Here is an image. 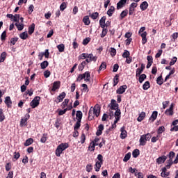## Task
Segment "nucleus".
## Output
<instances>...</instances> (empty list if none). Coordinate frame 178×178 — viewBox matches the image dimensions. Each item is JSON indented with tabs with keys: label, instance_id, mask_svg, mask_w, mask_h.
<instances>
[{
	"label": "nucleus",
	"instance_id": "1",
	"mask_svg": "<svg viewBox=\"0 0 178 178\" xmlns=\"http://www.w3.org/2000/svg\"><path fill=\"white\" fill-rule=\"evenodd\" d=\"M67 148H69V143H60L56 149V156H60V154L65 149H67Z\"/></svg>",
	"mask_w": 178,
	"mask_h": 178
},
{
	"label": "nucleus",
	"instance_id": "2",
	"mask_svg": "<svg viewBox=\"0 0 178 178\" xmlns=\"http://www.w3.org/2000/svg\"><path fill=\"white\" fill-rule=\"evenodd\" d=\"M97 159V161L95 165V169L96 172H99V169H101V166H102L104 163V156H102V154H98Z\"/></svg>",
	"mask_w": 178,
	"mask_h": 178
},
{
	"label": "nucleus",
	"instance_id": "3",
	"mask_svg": "<svg viewBox=\"0 0 178 178\" xmlns=\"http://www.w3.org/2000/svg\"><path fill=\"white\" fill-rule=\"evenodd\" d=\"M83 79H85V81H90L91 79V74L90 72L87 71L84 74H79L76 78V81H81Z\"/></svg>",
	"mask_w": 178,
	"mask_h": 178
},
{
	"label": "nucleus",
	"instance_id": "4",
	"mask_svg": "<svg viewBox=\"0 0 178 178\" xmlns=\"http://www.w3.org/2000/svg\"><path fill=\"white\" fill-rule=\"evenodd\" d=\"M40 101H41V97H40V96H36L31 102L30 106L33 109H34V108H37V106L40 105Z\"/></svg>",
	"mask_w": 178,
	"mask_h": 178
},
{
	"label": "nucleus",
	"instance_id": "5",
	"mask_svg": "<svg viewBox=\"0 0 178 178\" xmlns=\"http://www.w3.org/2000/svg\"><path fill=\"white\" fill-rule=\"evenodd\" d=\"M30 119V114H26L24 118L21 119L20 126L24 127L27 124V121Z\"/></svg>",
	"mask_w": 178,
	"mask_h": 178
},
{
	"label": "nucleus",
	"instance_id": "6",
	"mask_svg": "<svg viewBox=\"0 0 178 178\" xmlns=\"http://www.w3.org/2000/svg\"><path fill=\"white\" fill-rule=\"evenodd\" d=\"M138 6L137 3H131L129 6V15L131 16V15H134V12L136 10V8Z\"/></svg>",
	"mask_w": 178,
	"mask_h": 178
},
{
	"label": "nucleus",
	"instance_id": "7",
	"mask_svg": "<svg viewBox=\"0 0 178 178\" xmlns=\"http://www.w3.org/2000/svg\"><path fill=\"white\" fill-rule=\"evenodd\" d=\"M174 108H175V104L172 103L170 108L165 110V115H167V116H173V114L175 113L173 112Z\"/></svg>",
	"mask_w": 178,
	"mask_h": 178
},
{
	"label": "nucleus",
	"instance_id": "8",
	"mask_svg": "<svg viewBox=\"0 0 178 178\" xmlns=\"http://www.w3.org/2000/svg\"><path fill=\"white\" fill-rule=\"evenodd\" d=\"M92 110L93 111V113H95L96 118H98V116H99V113H101V106H99V104H96Z\"/></svg>",
	"mask_w": 178,
	"mask_h": 178
},
{
	"label": "nucleus",
	"instance_id": "9",
	"mask_svg": "<svg viewBox=\"0 0 178 178\" xmlns=\"http://www.w3.org/2000/svg\"><path fill=\"white\" fill-rule=\"evenodd\" d=\"M66 97V92H61L56 98V99L54 101V102H56L57 104H59L60 102H62L63 99H65Z\"/></svg>",
	"mask_w": 178,
	"mask_h": 178
},
{
	"label": "nucleus",
	"instance_id": "10",
	"mask_svg": "<svg viewBox=\"0 0 178 178\" xmlns=\"http://www.w3.org/2000/svg\"><path fill=\"white\" fill-rule=\"evenodd\" d=\"M168 159V156L163 155L158 159H156V162L158 165H161V163H165V161Z\"/></svg>",
	"mask_w": 178,
	"mask_h": 178
},
{
	"label": "nucleus",
	"instance_id": "11",
	"mask_svg": "<svg viewBox=\"0 0 178 178\" xmlns=\"http://www.w3.org/2000/svg\"><path fill=\"white\" fill-rule=\"evenodd\" d=\"M156 118H158V111H153L152 115L149 118V122L154 123V122L156 120Z\"/></svg>",
	"mask_w": 178,
	"mask_h": 178
},
{
	"label": "nucleus",
	"instance_id": "12",
	"mask_svg": "<svg viewBox=\"0 0 178 178\" xmlns=\"http://www.w3.org/2000/svg\"><path fill=\"white\" fill-rule=\"evenodd\" d=\"M126 90H127V86L123 85L120 86V88L117 89L116 92L117 94H124Z\"/></svg>",
	"mask_w": 178,
	"mask_h": 178
},
{
	"label": "nucleus",
	"instance_id": "13",
	"mask_svg": "<svg viewBox=\"0 0 178 178\" xmlns=\"http://www.w3.org/2000/svg\"><path fill=\"white\" fill-rule=\"evenodd\" d=\"M59 88H60V81H54L53 83V87H52L51 91L55 92V91H56V90H59Z\"/></svg>",
	"mask_w": 178,
	"mask_h": 178
},
{
	"label": "nucleus",
	"instance_id": "14",
	"mask_svg": "<svg viewBox=\"0 0 178 178\" xmlns=\"http://www.w3.org/2000/svg\"><path fill=\"white\" fill-rule=\"evenodd\" d=\"M111 111H116V109H119V104L116 103V100L111 99Z\"/></svg>",
	"mask_w": 178,
	"mask_h": 178
},
{
	"label": "nucleus",
	"instance_id": "15",
	"mask_svg": "<svg viewBox=\"0 0 178 178\" xmlns=\"http://www.w3.org/2000/svg\"><path fill=\"white\" fill-rule=\"evenodd\" d=\"M106 20V17L103 16L100 20H99V26L102 28L108 27V23L105 24V22Z\"/></svg>",
	"mask_w": 178,
	"mask_h": 178
},
{
	"label": "nucleus",
	"instance_id": "16",
	"mask_svg": "<svg viewBox=\"0 0 178 178\" xmlns=\"http://www.w3.org/2000/svg\"><path fill=\"white\" fill-rule=\"evenodd\" d=\"M4 104H6L7 108H12V99L9 96L6 97L4 100Z\"/></svg>",
	"mask_w": 178,
	"mask_h": 178
},
{
	"label": "nucleus",
	"instance_id": "17",
	"mask_svg": "<svg viewBox=\"0 0 178 178\" xmlns=\"http://www.w3.org/2000/svg\"><path fill=\"white\" fill-rule=\"evenodd\" d=\"M120 131H121L120 137H121L122 140H124V138H126V137H127V131H126V128L124 127H122L120 129Z\"/></svg>",
	"mask_w": 178,
	"mask_h": 178
},
{
	"label": "nucleus",
	"instance_id": "18",
	"mask_svg": "<svg viewBox=\"0 0 178 178\" xmlns=\"http://www.w3.org/2000/svg\"><path fill=\"white\" fill-rule=\"evenodd\" d=\"M127 2V0H120V1L117 3V9L119 10V9H122L126 5V3Z\"/></svg>",
	"mask_w": 178,
	"mask_h": 178
},
{
	"label": "nucleus",
	"instance_id": "19",
	"mask_svg": "<svg viewBox=\"0 0 178 178\" xmlns=\"http://www.w3.org/2000/svg\"><path fill=\"white\" fill-rule=\"evenodd\" d=\"M139 35L142 37L143 45H145V44H147V31H145L143 33H140Z\"/></svg>",
	"mask_w": 178,
	"mask_h": 178
},
{
	"label": "nucleus",
	"instance_id": "20",
	"mask_svg": "<svg viewBox=\"0 0 178 178\" xmlns=\"http://www.w3.org/2000/svg\"><path fill=\"white\" fill-rule=\"evenodd\" d=\"M83 23H84L85 26H90L91 21L90 20V17H88V15L83 17Z\"/></svg>",
	"mask_w": 178,
	"mask_h": 178
},
{
	"label": "nucleus",
	"instance_id": "21",
	"mask_svg": "<svg viewBox=\"0 0 178 178\" xmlns=\"http://www.w3.org/2000/svg\"><path fill=\"white\" fill-rule=\"evenodd\" d=\"M87 58L91 60L92 62H97V59H98V57L94 56L92 54H88L87 53Z\"/></svg>",
	"mask_w": 178,
	"mask_h": 178
},
{
	"label": "nucleus",
	"instance_id": "22",
	"mask_svg": "<svg viewBox=\"0 0 178 178\" xmlns=\"http://www.w3.org/2000/svg\"><path fill=\"white\" fill-rule=\"evenodd\" d=\"M127 15H129V10L125 9L120 15V20H123V19H124V17H126V16H127Z\"/></svg>",
	"mask_w": 178,
	"mask_h": 178
},
{
	"label": "nucleus",
	"instance_id": "23",
	"mask_svg": "<svg viewBox=\"0 0 178 178\" xmlns=\"http://www.w3.org/2000/svg\"><path fill=\"white\" fill-rule=\"evenodd\" d=\"M34 30H35V24L33 23L32 24H31V26L29 27V31L28 33L30 35H31V34H33V33H34Z\"/></svg>",
	"mask_w": 178,
	"mask_h": 178
},
{
	"label": "nucleus",
	"instance_id": "24",
	"mask_svg": "<svg viewBox=\"0 0 178 178\" xmlns=\"http://www.w3.org/2000/svg\"><path fill=\"white\" fill-rule=\"evenodd\" d=\"M15 25L17 27L18 31H22V30L24 29V24H22L20 22H16Z\"/></svg>",
	"mask_w": 178,
	"mask_h": 178
},
{
	"label": "nucleus",
	"instance_id": "25",
	"mask_svg": "<svg viewBox=\"0 0 178 178\" xmlns=\"http://www.w3.org/2000/svg\"><path fill=\"white\" fill-rule=\"evenodd\" d=\"M94 118H95V114L94 113L92 107H91L88 113V119L89 120H92Z\"/></svg>",
	"mask_w": 178,
	"mask_h": 178
},
{
	"label": "nucleus",
	"instance_id": "26",
	"mask_svg": "<svg viewBox=\"0 0 178 178\" xmlns=\"http://www.w3.org/2000/svg\"><path fill=\"white\" fill-rule=\"evenodd\" d=\"M140 8L141 10H147V9H148V3L147 1H143L140 4Z\"/></svg>",
	"mask_w": 178,
	"mask_h": 178
},
{
	"label": "nucleus",
	"instance_id": "27",
	"mask_svg": "<svg viewBox=\"0 0 178 178\" xmlns=\"http://www.w3.org/2000/svg\"><path fill=\"white\" fill-rule=\"evenodd\" d=\"M113 13H115V6H111L107 11V15L109 16V17H111Z\"/></svg>",
	"mask_w": 178,
	"mask_h": 178
},
{
	"label": "nucleus",
	"instance_id": "28",
	"mask_svg": "<svg viewBox=\"0 0 178 178\" xmlns=\"http://www.w3.org/2000/svg\"><path fill=\"white\" fill-rule=\"evenodd\" d=\"M34 143V140L32 138H29L26 140V142L24 143V145L25 147H29V145H31Z\"/></svg>",
	"mask_w": 178,
	"mask_h": 178
},
{
	"label": "nucleus",
	"instance_id": "29",
	"mask_svg": "<svg viewBox=\"0 0 178 178\" xmlns=\"http://www.w3.org/2000/svg\"><path fill=\"white\" fill-rule=\"evenodd\" d=\"M140 145L144 146L147 144V139L142 135L139 140Z\"/></svg>",
	"mask_w": 178,
	"mask_h": 178
},
{
	"label": "nucleus",
	"instance_id": "30",
	"mask_svg": "<svg viewBox=\"0 0 178 178\" xmlns=\"http://www.w3.org/2000/svg\"><path fill=\"white\" fill-rule=\"evenodd\" d=\"M145 118V112L142 111L137 118L138 122H143Z\"/></svg>",
	"mask_w": 178,
	"mask_h": 178
},
{
	"label": "nucleus",
	"instance_id": "31",
	"mask_svg": "<svg viewBox=\"0 0 178 178\" xmlns=\"http://www.w3.org/2000/svg\"><path fill=\"white\" fill-rule=\"evenodd\" d=\"M151 87V83L149 81H145V83L143 85V89L145 90V91H147L149 88Z\"/></svg>",
	"mask_w": 178,
	"mask_h": 178
},
{
	"label": "nucleus",
	"instance_id": "32",
	"mask_svg": "<svg viewBox=\"0 0 178 178\" xmlns=\"http://www.w3.org/2000/svg\"><path fill=\"white\" fill-rule=\"evenodd\" d=\"M102 33L100 35L101 38H104V37H105L106 35V34H108V27H104V28H102Z\"/></svg>",
	"mask_w": 178,
	"mask_h": 178
},
{
	"label": "nucleus",
	"instance_id": "33",
	"mask_svg": "<svg viewBox=\"0 0 178 178\" xmlns=\"http://www.w3.org/2000/svg\"><path fill=\"white\" fill-rule=\"evenodd\" d=\"M118 83H119V74H116L113 79V87H116V86H118Z\"/></svg>",
	"mask_w": 178,
	"mask_h": 178
},
{
	"label": "nucleus",
	"instance_id": "34",
	"mask_svg": "<svg viewBox=\"0 0 178 178\" xmlns=\"http://www.w3.org/2000/svg\"><path fill=\"white\" fill-rule=\"evenodd\" d=\"M76 117L77 120L81 121V119H83V113L80 111H77Z\"/></svg>",
	"mask_w": 178,
	"mask_h": 178
},
{
	"label": "nucleus",
	"instance_id": "35",
	"mask_svg": "<svg viewBox=\"0 0 178 178\" xmlns=\"http://www.w3.org/2000/svg\"><path fill=\"white\" fill-rule=\"evenodd\" d=\"M105 69H106V63L103 62L99 67L98 72L100 73L101 70H105Z\"/></svg>",
	"mask_w": 178,
	"mask_h": 178
},
{
	"label": "nucleus",
	"instance_id": "36",
	"mask_svg": "<svg viewBox=\"0 0 178 178\" xmlns=\"http://www.w3.org/2000/svg\"><path fill=\"white\" fill-rule=\"evenodd\" d=\"M49 65V63L48 61L44 60L40 63L41 69H47Z\"/></svg>",
	"mask_w": 178,
	"mask_h": 178
},
{
	"label": "nucleus",
	"instance_id": "37",
	"mask_svg": "<svg viewBox=\"0 0 178 178\" xmlns=\"http://www.w3.org/2000/svg\"><path fill=\"white\" fill-rule=\"evenodd\" d=\"M140 155V149H135L132 152V156L133 158H137Z\"/></svg>",
	"mask_w": 178,
	"mask_h": 178
},
{
	"label": "nucleus",
	"instance_id": "38",
	"mask_svg": "<svg viewBox=\"0 0 178 178\" xmlns=\"http://www.w3.org/2000/svg\"><path fill=\"white\" fill-rule=\"evenodd\" d=\"M145 79H147V75L145 74H140L138 79L139 83H140V84L143 83Z\"/></svg>",
	"mask_w": 178,
	"mask_h": 178
},
{
	"label": "nucleus",
	"instance_id": "39",
	"mask_svg": "<svg viewBox=\"0 0 178 178\" xmlns=\"http://www.w3.org/2000/svg\"><path fill=\"white\" fill-rule=\"evenodd\" d=\"M99 16V13H98V12H95L90 15V17H91V19H92L93 20H96V19H98Z\"/></svg>",
	"mask_w": 178,
	"mask_h": 178
},
{
	"label": "nucleus",
	"instance_id": "40",
	"mask_svg": "<svg viewBox=\"0 0 178 178\" xmlns=\"http://www.w3.org/2000/svg\"><path fill=\"white\" fill-rule=\"evenodd\" d=\"M120 115H122V112L120 111V109L117 108L115 112V119H120Z\"/></svg>",
	"mask_w": 178,
	"mask_h": 178
},
{
	"label": "nucleus",
	"instance_id": "41",
	"mask_svg": "<svg viewBox=\"0 0 178 178\" xmlns=\"http://www.w3.org/2000/svg\"><path fill=\"white\" fill-rule=\"evenodd\" d=\"M130 158H131V153L128 152L127 154H125L124 159H123V162H127Z\"/></svg>",
	"mask_w": 178,
	"mask_h": 178
},
{
	"label": "nucleus",
	"instance_id": "42",
	"mask_svg": "<svg viewBox=\"0 0 178 178\" xmlns=\"http://www.w3.org/2000/svg\"><path fill=\"white\" fill-rule=\"evenodd\" d=\"M5 59H6V52L3 51L0 56V63L5 62Z\"/></svg>",
	"mask_w": 178,
	"mask_h": 178
},
{
	"label": "nucleus",
	"instance_id": "43",
	"mask_svg": "<svg viewBox=\"0 0 178 178\" xmlns=\"http://www.w3.org/2000/svg\"><path fill=\"white\" fill-rule=\"evenodd\" d=\"M19 37L22 40H27L29 38V34L27 32H23L20 34Z\"/></svg>",
	"mask_w": 178,
	"mask_h": 178
},
{
	"label": "nucleus",
	"instance_id": "44",
	"mask_svg": "<svg viewBox=\"0 0 178 178\" xmlns=\"http://www.w3.org/2000/svg\"><path fill=\"white\" fill-rule=\"evenodd\" d=\"M156 83L159 86H162L163 84V78H162V75L157 78Z\"/></svg>",
	"mask_w": 178,
	"mask_h": 178
},
{
	"label": "nucleus",
	"instance_id": "45",
	"mask_svg": "<svg viewBox=\"0 0 178 178\" xmlns=\"http://www.w3.org/2000/svg\"><path fill=\"white\" fill-rule=\"evenodd\" d=\"M81 126V121L77 120L75 125L74 126V130H79Z\"/></svg>",
	"mask_w": 178,
	"mask_h": 178
},
{
	"label": "nucleus",
	"instance_id": "46",
	"mask_svg": "<svg viewBox=\"0 0 178 178\" xmlns=\"http://www.w3.org/2000/svg\"><path fill=\"white\" fill-rule=\"evenodd\" d=\"M79 60H84V59H87V53H83L78 57Z\"/></svg>",
	"mask_w": 178,
	"mask_h": 178
},
{
	"label": "nucleus",
	"instance_id": "47",
	"mask_svg": "<svg viewBox=\"0 0 178 178\" xmlns=\"http://www.w3.org/2000/svg\"><path fill=\"white\" fill-rule=\"evenodd\" d=\"M67 8V3L66 2H63L60 6V10L63 12Z\"/></svg>",
	"mask_w": 178,
	"mask_h": 178
},
{
	"label": "nucleus",
	"instance_id": "48",
	"mask_svg": "<svg viewBox=\"0 0 178 178\" xmlns=\"http://www.w3.org/2000/svg\"><path fill=\"white\" fill-rule=\"evenodd\" d=\"M59 52H65V44H60L57 46Z\"/></svg>",
	"mask_w": 178,
	"mask_h": 178
},
{
	"label": "nucleus",
	"instance_id": "49",
	"mask_svg": "<svg viewBox=\"0 0 178 178\" xmlns=\"http://www.w3.org/2000/svg\"><path fill=\"white\" fill-rule=\"evenodd\" d=\"M5 120V114H3V109L0 108V122Z\"/></svg>",
	"mask_w": 178,
	"mask_h": 178
},
{
	"label": "nucleus",
	"instance_id": "50",
	"mask_svg": "<svg viewBox=\"0 0 178 178\" xmlns=\"http://www.w3.org/2000/svg\"><path fill=\"white\" fill-rule=\"evenodd\" d=\"M19 19H20V15H19V14H15L13 17V22H15L16 23H19Z\"/></svg>",
	"mask_w": 178,
	"mask_h": 178
},
{
	"label": "nucleus",
	"instance_id": "51",
	"mask_svg": "<svg viewBox=\"0 0 178 178\" xmlns=\"http://www.w3.org/2000/svg\"><path fill=\"white\" fill-rule=\"evenodd\" d=\"M111 56L113 57L116 56V49L111 47L110 51Z\"/></svg>",
	"mask_w": 178,
	"mask_h": 178
},
{
	"label": "nucleus",
	"instance_id": "52",
	"mask_svg": "<svg viewBox=\"0 0 178 178\" xmlns=\"http://www.w3.org/2000/svg\"><path fill=\"white\" fill-rule=\"evenodd\" d=\"M67 104H69V99H65L61 104L62 109H65L67 106Z\"/></svg>",
	"mask_w": 178,
	"mask_h": 178
},
{
	"label": "nucleus",
	"instance_id": "53",
	"mask_svg": "<svg viewBox=\"0 0 178 178\" xmlns=\"http://www.w3.org/2000/svg\"><path fill=\"white\" fill-rule=\"evenodd\" d=\"M165 130H166V129H165V127L162 126L160 127L158 130H157V134H162V133H163V131H165Z\"/></svg>",
	"mask_w": 178,
	"mask_h": 178
},
{
	"label": "nucleus",
	"instance_id": "54",
	"mask_svg": "<svg viewBox=\"0 0 178 178\" xmlns=\"http://www.w3.org/2000/svg\"><path fill=\"white\" fill-rule=\"evenodd\" d=\"M176 156V153L175 152H170L168 154V158L170 160L173 161L174 157Z\"/></svg>",
	"mask_w": 178,
	"mask_h": 178
},
{
	"label": "nucleus",
	"instance_id": "55",
	"mask_svg": "<svg viewBox=\"0 0 178 178\" xmlns=\"http://www.w3.org/2000/svg\"><path fill=\"white\" fill-rule=\"evenodd\" d=\"M122 56V58H129V56H130V51H129L128 50H124Z\"/></svg>",
	"mask_w": 178,
	"mask_h": 178
},
{
	"label": "nucleus",
	"instance_id": "56",
	"mask_svg": "<svg viewBox=\"0 0 178 178\" xmlns=\"http://www.w3.org/2000/svg\"><path fill=\"white\" fill-rule=\"evenodd\" d=\"M143 136H144L145 139H146V141H149L151 140V137H152V136L149 133H147Z\"/></svg>",
	"mask_w": 178,
	"mask_h": 178
},
{
	"label": "nucleus",
	"instance_id": "57",
	"mask_svg": "<svg viewBox=\"0 0 178 178\" xmlns=\"http://www.w3.org/2000/svg\"><path fill=\"white\" fill-rule=\"evenodd\" d=\"M177 62V57L174 56L170 62V66H173Z\"/></svg>",
	"mask_w": 178,
	"mask_h": 178
},
{
	"label": "nucleus",
	"instance_id": "58",
	"mask_svg": "<svg viewBox=\"0 0 178 178\" xmlns=\"http://www.w3.org/2000/svg\"><path fill=\"white\" fill-rule=\"evenodd\" d=\"M172 40V41H173V42H175L176 41V40H177L178 38V33L175 32L172 35H171Z\"/></svg>",
	"mask_w": 178,
	"mask_h": 178
},
{
	"label": "nucleus",
	"instance_id": "59",
	"mask_svg": "<svg viewBox=\"0 0 178 178\" xmlns=\"http://www.w3.org/2000/svg\"><path fill=\"white\" fill-rule=\"evenodd\" d=\"M27 95H29V97H31L33 95V89H31L30 90H27L24 94V97H27Z\"/></svg>",
	"mask_w": 178,
	"mask_h": 178
},
{
	"label": "nucleus",
	"instance_id": "60",
	"mask_svg": "<svg viewBox=\"0 0 178 178\" xmlns=\"http://www.w3.org/2000/svg\"><path fill=\"white\" fill-rule=\"evenodd\" d=\"M81 144H84V143H86V134H82L81 137Z\"/></svg>",
	"mask_w": 178,
	"mask_h": 178
},
{
	"label": "nucleus",
	"instance_id": "61",
	"mask_svg": "<svg viewBox=\"0 0 178 178\" xmlns=\"http://www.w3.org/2000/svg\"><path fill=\"white\" fill-rule=\"evenodd\" d=\"M90 41H91V38H86L83 39L82 44H83V45H87L88 44V42H90Z\"/></svg>",
	"mask_w": 178,
	"mask_h": 178
},
{
	"label": "nucleus",
	"instance_id": "62",
	"mask_svg": "<svg viewBox=\"0 0 178 178\" xmlns=\"http://www.w3.org/2000/svg\"><path fill=\"white\" fill-rule=\"evenodd\" d=\"M17 41H19V38H13L10 40V44L15 45Z\"/></svg>",
	"mask_w": 178,
	"mask_h": 178
},
{
	"label": "nucleus",
	"instance_id": "63",
	"mask_svg": "<svg viewBox=\"0 0 178 178\" xmlns=\"http://www.w3.org/2000/svg\"><path fill=\"white\" fill-rule=\"evenodd\" d=\"M47 134H44L42 137L40 139V143H47Z\"/></svg>",
	"mask_w": 178,
	"mask_h": 178
},
{
	"label": "nucleus",
	"instance_id": "64",
	"mask_svg": "<svg viewBox=\"0 0 178 178\" xmlns=\"http://www.w3.org/2000/svg\"><path fill=\"white\" fill-rule=\"evenodd\" d=\"M173 163H175V161H173V160L169 159L168 164L166 165L167 169H170Z\"/></svg>",
	"mask_w": 178,
	"mask_h": 178
}]
</instances>
